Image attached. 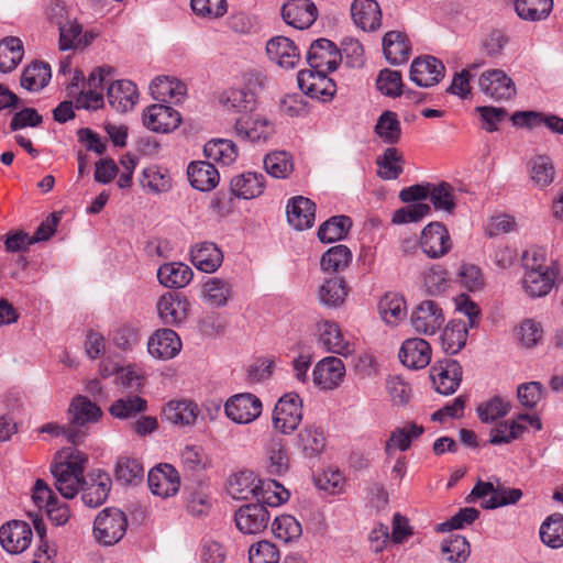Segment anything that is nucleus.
<instances>
[{
  "mask_svg": "<svg viewBox=\"0 0 563 563\" xmlns=\"http://www.w3.org/2000/svg\"><path fill=\"white\" fill-rule=\"evenodd\" d=\"M228 493L232 498L246 500L256 497L258 501L271 507H277L289 499V492L278 482L267 483L257 478L252 471H241L233 474L228 482Z\"/></svg>",
  "mask_w": 563,
  "mask_h": 563,
  "instance_id": "f257e3e1",
  "label": "nucleus"
},
{
  "mask_svg": "<svg viewBox=\"0 0 563 563\" xmlns=\"http://www.w3.org/2000/svg\"><path fill=\"white\" fill-rule=\"evenodd\" d=\"M87 455L75 448L58 451L51 472L55 478V487L67 499L74 498L81 487Z\"/></svg>",
  "mask_w": 563,
  "mask_h": 563,
  "instance_id": "f03ea898",
  "label": "nucleus"
},
{
  "mask_svg": "<svg viewBox=\"0 0 563 563\" xmlns=\"http://www.w3.org/2000/svg\"><path fill=\"white\" fill-rule=\"evenodd\" d=\"M126 527L128 519L123 511L106 508L95 519L93 537L101 545H113L123 538Z\"/></svg>",
  "mask_w": 563,
  "mask_h": 563,
  "instance_id": "7ed1b4c3",
  "label": "nucleus"
},
{
  "mask_svg": "<svg viewBox=\"0 0 563 563\" xmlns=\"http://www.w3.org/2000/svg\"><path fill=\"white\" fill-rule=\"evenodd\" d=\"M302 419V401L298 394L288 393L282 396L273 412L274 428L283 434H290Z\"/></svg>",
  "mask_w": 563,
  "mask_h": 563,
  "instance_id": "20e7f679",
  "label": "nucleus"
},
{
  "mask_svg": "<svg viewBox=\"0 0 563 563\" xmlns=\"http://www.w3.org/2000/svg\"><path fill=\"white\" fill-rule=\"evenodd\" d=\"M331 70L303 69L298 73L297 80L300 90L310 98L331 99L336 90L335 82L328 77Z\"/></svg>",
  "mask_w": 563,
  "mask_h": 563,
  "instance_id": "39448f33",
  "label": "nucleus"
},
{
  "mask_svg": "<svg viewBox=\"0 0 563 563\" xmlns=\"http://www.w3.org/2000/svg\"><path fill=\"white\" fill-rule=\"evenodd\" d=\"M444 314L440 305L434 300H423L412 310L410 323L419 334L432 335L444 323Z\"/></svg>",
  "mask_w": 563,
  "mask_h": 563,
  "instance_id": "423d86ee",
  "label": "nucleus"
},
{
  "mask_svg": "<svg viewBox=\"0 0 563 563\" xmlns=\"http://www.w3.org/2000/svg\"><path fill=\"white\" fill-rule=\"evenodd\" d=\"M224 412L235 423L253 422L262 413V401L251 393L231 396L224 404Z\"/></svg>",
  "mask_w": 563,
  "mask_h": 563,
  "instance_id": "0eeeda50",
  "label": "nucleus"
},
{
  "mask_svg": "<svg viewBox=\"0 0 563 563\" xmlns=\"http://www.w3.org/2000/svg\"><path fill=\"white\" fill-rule=\"evenodd\" d=\"M462 366L452 358L438 361L430 369V378L435 390L441 395H452L462 380Z\"/></svg>",
  "mask_w": 563,
  "mask_h": 563,
  "instance_id": "6e6552de",
  "label": "nucleus"
},
{
  "mask_svg": "<svg viewBox=\"0 0 563 563\" xmlns=\"http://www.w3.org/2000/svg\"><path fill=\"white\" fill-rule=\"evenodd\" d=\"M142 122L146 129L155 133H169L180 125L181 115L169 106L155 103L143 111Z\"/></svg>",
  "mask_w": 563,
  "mask_h": 563,
  "instance_id": "1a4fd4ad",
  "label": "nucleus"
},
{
  "mask_svg": "<svg viewBox=\"0 0 563 563\" xmlns=\"http://www.w3.org/2000/svg\"><path fill=\"white\" fill-rule=\"evenodd\" d=\"M420 246L430 258H439L448 254L452 241L448 229L441 222H431L421 232Z\"/></svg>",
  "mask_w": 563,
  "mask_h": 563,
  "instance_id": "9d476101",
  "label": "nucleus"
},
{
  "mask_svg": "<svg viewBox=\"0 0 563 563\" xmlns=\"http://www.w3.org/2000/svg\"><path fill=\"white\" fill-rule=\"evenodd\" d=\"M444 75L445 67L443 63L434 56L417 57L410 66V79L419 87H432L439 84Z\"/></svg>",
  "mask_w": 563,
  "mask_h": 563,
  "instance_id": "9b49d317",
  "label": "nucleus"
},
{
  "mask_svg": "<svg viewBox=\"0 0 563 563\" xmlns=\"http://www.w3.org/2000/svg\"><path fill=\"white\" fill-rule=\"evenodd\" d=\"M32 529L25 521L13 520L0 528V543L10 554L24 552L32 541Z\"/></svg>",
  "mask_w": 563,
  "mask_h": 563,
  "instance_id": "f8f14e48",
  "label": "nucleus"
},
{
  "mask_svg": "<svg viewBox=\"0 0 563 563\" xmlns=\"http://www.w3.org/2000/svg\"><path fill=\"white\" fill-rule=\"evenodd\" d=\"M265 503L249 504L242 506L235 512L236 528L244 534H257L263 532L269 521V512Z\"/></svg>",
  "mask_w": 563,
  "mask_h": 563,
  "instance_id": "ddd939ff",
  "label": "nucleus"
},
{
  "mask_svg": "<svg viewBox=\"0 0 563 563\" xmlns=\"http://www.w3.org/2000/svg\"><path fill=\"white\" fill-rule=\"evenodd\" d=\"M479 89L495 100H508L516 95L512 79L501 69H492L483 73L478 78Z\"/></svg>",
  "mask_w": 563,
  "mask_h": 563,
  "instance_id": "4468645a",
  "label": "nucleus"
},
{
  "mask_svg": "<svg viewBox=\"0 0 563 563\" xmlns=\"http://www.w3.org/2000/svg\"><path fill=\"white\" fill-rule=\"evenodd\" d=\"M342 60L336 45L327 38L312 42L307 53L310 69L335 70Z\"/></svg>",
  "mask_w": 563,
  "mask_h": 563,
  "instance_id": "2eb2a0df",
  "label": "nucleus"
},
{
  "mask_svg": "<svg viewBox=\"0 0 563 563\" xmlns=\"http://www.w3.org/2000/svg\"><path fill=\"white\" fill-rule=\"evenodd\" d=\"M345 376V366L342 360L328 356L319 361L312 372L313 383L323 390L338 388Z\"/></svg>",
  "mask_w": 563,
  "mask_h": 563,
  "instance_id": "dca6fc26",
  "label": "nucleus"
},
{
  "mask_svg": "<svg viewBox=\"0 0 563 563\" xmlns=\"http://www.w3.org/2000/svg\"><path fill=\"white\" fill-rule=\"evenodd\" d=\"M147 483L151 492L163 498L174 496L180 487L177 470L170 464H159L148 472Z\"/></svg>",
  "mask_w": 563,
  "mask_h": 563,
  "instance_id": "f3484780",
  "label": "nucleus"
},
{
  "mask_svg": "<svg viewBox=\"0 0 563 563\" xmlns=\"http://www.w3.org/2000/svg\"><path fill=\"white\" fill-rule=\"evenodd\" d=\"M284 21L298 30L310 27L318 18V9L311 0H290L282 8Z\"/></svg>",
  "mask_w": 563,
  "mask_h": 563,
  "instance_id": "a211bd4d",
  "label": "nucleus"
},
{
  "mask_svg": "<svg viewBox=\"0 0 563 563\" xmlns=\"http://www.w3.org/2000/svg\"><path fill=\"white\" fill-rule=\"evenodd\" d=\"M431 345L421 338H410L402 342L399 350V361L410 369L427 367L431 361Z\"/></svg>",
  "mask_w": 563,
  "mask_h": 563,
  "instance_id": "6ab92c4d",
  "label": "nucleus"
},
{
  "mask_svg": "<svg viewBox=\"0 0 563 563\" xmlns=\"http://www.w3.org/2000/svg\"><path fill=\"white\" fill-rule=\"evenodd\" d=\"M189 302L178 292H166L157 301V312L167 325H178L187 319Z\"/></svg>",
  "mask_w": 563,
  "mask_h": 563,
  "instance_id": "aec40b11",
  "label": "nucleus"
},
{
  "mask_svg": "<svg viewBox=\"0 0 563 563\" xmlns=\"http://www.w3.org/2000/svg\"><path fill=\"white\" fill-rule=\"evenodd\" d=\"M266 53L271 60L286 69L294 68L300 60V53L295 43L285 36H276L266 44Z\"/></svg>",
  "mask_w": 563,
  "mask_h": 563,
  "instance_id": "412c9836",
  "label": "nucleus"
},
{
  "mask_svg": "<svg viewBox=\"0 0 563 563\" xmlns=\"http://www.w3.org/2000/svg\"><path fill=\"white\" fill-rule=\"evenodd\" d=\"M109 104L117 112L124 113L133 109L135 106L139 93L136 85L131 80H115L107 90Z\"/></svg>",
  "mask_w": 563,
  "mask_h": 563,
  "instance_id": "4be33fe9",
  "label": "nucleus"
},
{
  "mask_svg": "<svg viewBox=\"0 0 563 563\" xmlns=\"http://www.w3.org/2000/svg\"><path fill=\"white\" fill-rule=\"evenodd\" d=\"M111 487V478L108 474L98 471L89 476V481L85 478L81 487V499L88 507L96 508L102 505L108 498Z\"/></svg>",
  "mask_w": 563,
  "mask_h": 563,
  "instance_id": "5701e85b",
  "label": "nucleus"
},
{
  "mask_svg": "<svg viewBox=\"0 0 563 563\" xmlns=\"http://www.w3.org/2000/svg\"><path fill=\"white\" fill-rule=\"evenodd\" d=\"M181 349L178 334L172 329H159L148 340L147 351L152 356L169 360Z\"/></svg>",
  "mask_w": 563,
  "mask_h": 563,
  "instance_id": "b1692460",
  "label": "nucleus"
},
{
  "mask_svg": "<svg viewBox=\"0 0 563 563\" xmlns=\"http://www.w3.org/2000/svg\"><path fill=\"white\" fill-rule=\"evenodd\" d=\"M287 220L296 230L309 229L316 219V205L302 196L292 197L287 205Z\"/></svg>",
  "mask_w": 563,
  "mask_h": 563,
  "instance_id": "393cba45",
  "label": "nucleus"
},
{
  "mask_svg": "<svg viewBox=\"0 0 563 563\" xmlns=\"http://www.w3.org/2000/svg\"><path fill=\"white\" fill-rule=\"evenodd\" d=\"M556 272L554 268H540L539 264H532L523 278L526 292L531 297H543L554 286Z\"/></svg>",
  "mask_w": 563,
  "mask_h": 563,
  "instance_id": "a878e982",
  "label": "nucleus"
},
{
  "mask_svg": "<svg viewBox=\"0 0 563 563\" xmlns=\"http://www.w3.org/2000/svg\"><path fill=\"white\" fill-rule=\"evenodd\" d=\"M290 460L286 442L279 437H272L265 448V468L269 475L283 476L289 470Z\"/></svg>",
  "mask_w": 563,
  "mask_h": 563,
  "instance_id": "bb28decb",
  "label": "nucleus"
},
{
  "mask_svg": "<svg viewBox=\"0 0 563 563\" xmlns=\"http://www.w3.org/2000/svg\"><path fill=\"white\" fill-rule=\"evenodd\" d=\"M351 14L356 26L363 31H376L382 25V11L375 0H354Z\"/></svg>",
  "mask_w": 563,
  "mask_h": 563,
  "instance_id": "cd10ccee",
  "label": "nucleus"
},
{
  "mask_svg": "<svg viewBox=\"0 0 563 563\" xmlns=\"http://www.w3.org/2000/svg\"><path fill=\"white\" fill-rule=\"evenodd\" d=\"M191 263L203 273H214L223 262L221 250L211 242H201L190 251Z\"/></svg>",
  "mask_w": 563,
  "mask_h": 563,
  "instance_id": "c85d7f7f",
  "label": "nucleus"
},
{
  "mask_svg": "<svg viewBox=\"0 0 563 563\" xmlns=\"http://www.w3.org/2000/svg\"><path fill=\"white\" fill-rule=\"evenodd\" d=\"M190 185L200 191H210L218 185L220 175L209 162H191L187 168Z\"/></svg>",
  "mask_w": 563,
  "mask_h": 563,
  "instance_id": "c756f323",
  "label": "nucleus"
},
{
  "mask_svg": "<svg viewBox=\"0 0 563 563\" xmlns=\"http://www.w3.org/2000/svg\"><path fill=\"white\" fill-rule=\"evenodd\" d=\"M383 51L386 59L394 65L405 63L411 46L408 36L399 31H389L383 37Z\"/></svg>",
  "mask_w": 563,
  "mask_h": 563,
  "instance_id": "7c9ffc66",
  "label": "nucleus"
},
{
  "mask_svg": "<svg viewBox=\"0 0 563 563\" xmlns=\"http://www.w3.org/2000/svg\"><path fill=\"white\" fill-rule=\"evenodd\" d=\"M230 188L238 198L253 199L261 196L265 188V176L258 173H244L231 179Z\"/></svg>",
  "mask_w": 563,
  "mask_h": 563,
  "instance_id": "2f4dec72",
  "label": "nucleus"
},
{
  "mask_svg": "<svg viewBox=\"0 0 563 563\" xmlns=\"http://www.w3.org/2000/svg\"><path fill=\"white\" fill-rule=\"evenodd\" d=\"M200 413L191 400H172L163 409L164 418L175 426H192Z\"/></svg>",
  "mask_w": 563,
  "mask_h": 563,
  "instance_id": "473e14b6",
  "label": "nucleus"
},
{
  "mask_svg": "<svg viewBox=\"0 0 563 563\" xmlns=\"http://www.w3.org/2000/svg\"><path fill=\"white\" fill-rule=\"evenodd\" d=\"M192 269L179 262L163 264L157 271V278L162 285L168 288H183L192 278Z\"/></svg>",
  "mask_w": 563,
  "mask_h": 563,
  "instance_id": "72a5a7b5",
  "label": "nucleus"
},
{
  "mask_svg": "<svg viewBox=\"0 0 563 563\" xmlns=\"http://www.w3.org/2000/svg\"><path fill=\"white\" fill-rule=\"evenodd\" d=\"M349 294V288L342 277L334 276L325 279L319 287V302L328 308H338L342 306Z\"/></svg>",
  "mask_w": 563,
  "mask_h": 563,
  "instance_id": "f704fd0d",
  "label": "nucleus"
},
{
  "mask_svg": "<svg viewBox=\"0 0 563 563\" xmlns=\"http://www.w3.org/2000/svg\"><path fill=\"white\" fill-rule=\"evenodd\" d=\"M235 134L241 141H266L271 134L267 120L241 117L234 125Z\"/></svg>",
  "mask_w": 563,
  "mask_h": 563,
  "instance_id": "c9c22d12",
  "label": "nucleus"
},
{
  "mask_svg": "<svg viewBox=\"0 0 563 563\" xmlns=\"http://www.w3.org/2000/svg\"><path fill=\"white\" fill-rule=\"evenodd\" d=\"M320 343L329 352L340 355H349L352 353L351 344L343 339V334L335 322L324 321L320 325Z\"/></svg>",
  "mask_w": 563,
  "mask_h": 563,
  "instance_id": "e433bc0d",
  "label": "nucleus"
},
{
  "mask_svg": "<svg viewBox=\"0 0 563 563\" xmlns=\"http://www.w3.org/2000/svg\"><path fill=\"white\" fill-rule=\"evenodd\" d=\"M423 432L424 428L415 422H408L402 428H397L390 433L389 439L386 441V454L391 455L396 450L407 451L412 440L418 439Z\"/></svg>",
  "mask_w": 563,
  "mask_h": 563,
  "instance_id": "4c0bfd02",
  "label": "nucleus"
},
{
  "mask_svg": "<svg viewBox=\"0 0 563 563\" xmlns=\"http://www.w3.org/2000/svg\"><path fill=\"white\" fill-rule=\"evenodd\" d=\"M150 92L155 100L178 102L186 93V86L175 78L157 77L151 82Z\"/></svg>",
  "mask_w": 563,
  "mask_h": 563,
  "instance_id": "58836bf2",
  "label": "nucleus"
},
{
  "mask_svg": "<svg viewBox=\"0 0 563 563\" xmlns=\"http://www.w3.org/2000/svg\"><path fill=\"white\" fill-rule=\"evenodd\" d=\"M468 331L462 320H451L441 334L442 349L446 354L459 353L466 343Z\"/></svg>",
  "mask_w": 563,
  "mask_h": 563,
  "instance_id": "ea45409f",
  "label": "nucleus"
},
{
  "mask_svg": "<svg viewBox=\"0 0 563 563\" xmlns=\"http://www.w3.org/2000/svg\"><path fill=\"white\" fill-rule=\"evenodd\" d=\"M378 311L385 323L397 325L406 316V301L397 292H387L378 302Z\"/></svg>",
  "mask_w": 563,
  "mask_h": 563,
  "instance_id": "a19ab883",
  "label": "nucleus"
},
{
  "mask_svg": "<svg viewBox=\"0 0 563 563\" xmlns=\"http://www.w3.org/2000/svg\"><path fill=\"white\" fill-rule=\"evenodd\" d=\"M298 448L305 456L313 457L319 455L325 446L323 430L316 426H306L297 435Z\"/></svg>",
  "mask_w": 563,
  "mask_h": 563,
  "instance_id": "79ce46f5",
  "label": "nucleus"
},
{
  "mask_svg": "<svg viewBox=\"0 0 563 563\" xmlns=\"http://www.w3.org/2000/svg\"><path fill=\"white\" fill-rule=\"evenodd\" d=\"M203 153L209 159L222 165H231L238 157L235 143L227 139L207 142L203 146Z\"/></svg>",
  "mask_w": 563,
  "mask_h": 563,
  "instance_id": "37998d69",
  "label": "nucleus"
},
{
  "mask_svg": "<svg viewBox=\"0 0 563 563\" xmlns=\"http://www.w3.org/2000/svg\"><path fill=\"white\" fill-rule=\"evenodd\" d=\"M69 413L71 415V424L84 426L97 421L101 415V409L85 396H77L73 399Z\"/></svg>",
  "mask_w": 563,
  "mask_h": 563,
  "instance_id": "c03bdc74",
  "label": "nucleus"
},
{
  "mask_svg": "<svg viewBox=\"0 0 563 563\" xmlns=\"http://www.w3.org/2000/svg\"><path fill=\"white\" fill-rule=\"evenodd\" d=\"M220 102L228 109L239 113L252 112L256 108V97L252 91L230 89L220 96Z\"/></svg>",
  "mask_w": 563,
  "mask_h": 563,
  "instance_id": "a18cd8bd",
  "label": "nucleus"
},
{
  "mask_svg": "<svg viewBox=\"0 0 563 563\" xmlns=\"http://www.w3.org/2000/svg\"><path fill=\"white\" fill-rule=\"evenodd\" d=\"M470 553V543L463 536L452 534L441 543V554L448 563H465Z\"/></svg>",
  "mask_w": 563,
  "mask_h": 563,
  "instance_id": "49530a36",
  "label": "nucleus"
},
{
  "mask_svg": "<svg viewBox=\"0 0 563 563\" xmlns=\"http://www.w3.org/2000/svg\"><path fill=\"white\" fill-rule=\"evenodd\" d=\"M352 220L346 216H334L324 221L318 230V238L323 243H332L346 236Z\"/></svg>",
  "mask_w": 563,
  "mask_h": 563,
  "instance_id": "de8ad7c7",
  "label": "nucleus"
},
{
  "mask_svg": "<svg viewBox=\"0 0 563 563\" xmlns=\"http://www.w3.org/2000/svg\"><path fill=\"white\" fill-rule=\"evenodd\" d=\"M23 57L20 38L9 36L0 41V71L10 73L16 68Z\"/></svg>",
  "mask_w": 563,
  "mask_h": 563,
  "instance_id": "09e8293b",
  "label": "nucleus"
},
{
  "mask_svg": "<svg viewBox=\"0 0 563 563\" xmlns=\"http://www.w3.org/2000/svg\"><path fill=\"white\" fill-rule=\"evenodd\" d=\"M49 79V65L43 62H35L23 70L21 86L29 91H38L47 85Z\"/></svg>",
  "mask_w": 563,
  "mask_h": 563,
  "instance_id": "8fccbe9b",
  "label": "nucleus"
},
{
  "mask_svg": "<svg viewBox=\"0 0 563 563\" xmlns=\"http://www.w3.org/2000/svg\"><path fill=\"white\" fill-rule=\"evenodd\" d=\"M428 199L438 211L452 214L456 208L453 187L446 181L430 183V196Z\"/></svg>",
  "mask_w": 563,
  "mask_h": 563,
  "instance_id": "3c124183",
  "label": "nucleus"
},
{
  "mask_svg": "<svg viewBox=\"0 0 563 563\" xmlns=\"http://www.w3.org/2000/svg\"><path fill=\"white\" fill-rule=\"evenodd\" d=\"M553 8V0H516L515 10L518 16L527 21L545 19Z\"/></svg>",
  "mask_w": 563,
  "mask_h": 563,
  "instance_id": "603ef678",
  "label": "nucleus"
},
{
  "mask_svg": "<svg viewBox=\"0 0 563 563\" xmlns=\"http://www.w3.org/2000/svg\"><path fill=\"white\" fill-rule=\"evenodd\" d=\"M541 541L551 549L563 547V515H550L540 527Z\"/></svg>",
  "mask_w": 563,
  "mask_h": 563,
  "instance_id": "864d4df0",
  "label": "nucleus"
},
{
  "mask_svg": "<svg viewBox=\"0 0 563 563\" xmlns=\"http://www.w3.org/2000/svg\"><path fill=\"white\" fill-rule=\"evenodd\" d=\"M264 167L274 178L285 179L294 170L291 154L286 151H275L264 157Z\"/></svg>",
  "mask_w": 563,
  "mask_h": 563,
  "instance_id": "5fc2aeb1",
  "label": "nucleus"
},
{
  "mask_svg": "<svg viewBox=\"0 0 563 563\" xmlns=\"http://www.w3.org/2000/svg\"><path fill=\"white\" fill-rule=\"evenodd\" d=\"M530 177L539 188H544L553 183L555 168L551 158L547 155H537L529 162Z\"/></svg>",
  "mask_w": 563,
  "mask_h": 563,
  "instance_id": "6e6d98bb",
  "label": "nucleus"
},
{
  "mask_svg": "<svg viewBox=\"0 0 563 563\" xmlns=\"http://www.w3.org/2000/svg\"><path fill=\"white\" fill-rule=\"evenodd\" d=\"M402 162V155L396 147L386 148L376 159L379 166L378 176L385 180L397 179L404 170Z\"/></svg>",
  "mask_w": 563,
  "mask_h": 563,
  "instance_id": "4d7b16f0",
  "label": "nucleus"
},
{
  "mask_svg": "<svg viewBox=\"0 0 563 563\" xmlns=\"http://www.w3.org/2000/svg\"><path fill=\"white\" fill-rule=\"evenodd\" d=\"M203 297L212 306L223 307L232 297L231 284L221 278H210L203 284Z\"/></svg>",
  "mask_w": 563,
  "mask_h": 563,
  "instance_id": "13d9d810",
  "label": "nucleus"
},
{
  "mask_svg": "<svg viewBox=\"0 0 563 563\" xmlns=\"http://www.w3.org/2000/svg\"><path fill=\"white\" fill-rule=\"evenodd\" d=\"M374 131L384 143L389 145L398 143L401 136V128L397 114L389 110L383 112L376 122Z\"/></svg>",
  "mask_w": 563,
  "mask_h": 563,
  "instance_id": "bf43d9fd",
  "label": "nucleus"
},
{
  "mask_svg": "<svg viewBox=\"0 0 563 563\" xmlns=\"http://www.w3.org/2000/svg\"><path fill=\"white\" fill-rule=\"evenodd\" d=\"M147 408L146 400L140 396H129L115 400L110 407V413L119 419H128L135 417L137 413L145 411Z\"/></svg>",
  "mask_w": 563,
  "mask_h": 563,
  "instance_id": "052dcab7",
  "label": "nucleus"
},
{
  "mask_svg": "<svg viewBox=\"0 0 563 563\" xmlns=\"http://www.w3.org/2000/svg\"><path fill=\"white\" fill-rule=\"evenodd\" d=\"M352 260V253L345 245L330 247L321 257V267L325 272H339L345 268Z\"/></svg>",
  "mask_w": 563,
  "mask_h": 563,
  "instance_id": "680f3d73",
  "label": "nucleus"
},
{
  "mask_svg": "<svg viewBox=\"0 0 563 563\" xmlns=\"http://www.w3.org/2000/svg\"><path fill=\"white\" fill-rule=\"evenodd\" d=\"M272 531L277 539L284 542L298 539L302 533L300 522L290 515L276 517L272 525Z\"/></svg>",
  "mask_w": 563,
  "mask_h": 563,
  "instance_id": "e2e57ef3",
  "label": "nucleus"
},
{
  "mask_svg": "<svg viewBox=\"0 0 563 563\" xmlns=\"http://www.w3.org/2000/svg\"><path fill=\"white\" fill-rule=\"evenodd\" d=\"M115 477L123 484H136L144 475L143 465L132 457H120L115 466Z\"/></svg>",
  "mask_w": 563,
  "mask_h": 563,
  "instance_id": "0e129e2a",
  "label": "nucleus"
},
{
  "mask_svg": "<svg viewBox=\"0 0 563 563\" xmlns=\"http://www.w3.org/2000/svg\"><path fill=\"white\" fill-rule=\"evenodd\" d=\"M87 85L88 90L81 91L76 100L77 108L93 110L101 108L103 106L102 85H98L95 73L89 75Z\"/></svg>",
  "mask_w": 563,
  "mask_h": 563,
  "instance_id": "69168bd1",
  "label": "nucleus"
},
{
  "mask_svg": "<svg viewBox=\"0 0 563 563\" xmlns=\"http://www.w3.org/2000/svg\"><path fill=\"white\" fill-rule=\"evenodd\" d=\"M376 87L385 96H400L402 87L401 73L388 68L380 70L376 79Z\"/></svg>",
  "mask_w": 563,
  "mask_h": 563,
  "instance_id": "338daca9",
  "label": "nucleus"
},
{
  "mask_svg": "<svg viewBox=\"0 0 563 563\" xmlns=\"http://www.w3.org/2000/svg\"><path fill=\"white\" fill-rule=\"evenodd\" d=\"M249 561L250 563H278L279 551L272 542L260 541L250 548Z\"/></svg>",
  "mask_w": 563,
  "mask_h": 563,
  "instance_id": "774afa93",
  "label": "nucleus"
}]
</instances>
